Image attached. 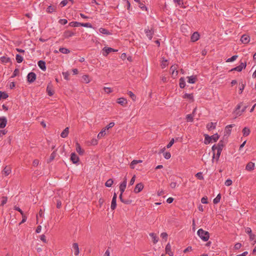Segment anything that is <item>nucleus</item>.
<instances>
[{
	"label": "nucleus",
	"instance_id": "obj_1",
	"mask_svg": "<svg viewBox=\"0 0 256 256\" xmlns=\"http://www.w3.org/2000/svg\"><path fill=\"white\" fill-rule=\"evenodd\" d=\"M126 182H122L120 186V200L124 204H130L132 202V200H124V199L122 198V193L124 192L126 188Z\"/></svg>",
	"mask_w": 256,
	"mask_h": 256
},
{
	"label": "nucleus",
	"instance_id": "obj_2",
	"mask_svg": "<svg viewBox=\"0 0 256 256\" xmlns=\"http://www.w3.org/2000/svg\"><path fill=\"white\" fill-rule=\"evenodd\" d=\"M204 136V144H208L213 140L214 142H216L219 138V136L218 134H215L212 136H209L207 134H205Z\"/></svg>",
	"mask_w": 256,
	"mask_h": 256
},
{
	"label": "nucleus",
	"instance_id": "obj_3",
	"mask_svg": "<svg viewBox=\"0 0 256 256\" xmlns=\"http://www.w3.org/2000/svg\"><path fill=\"white\" fill-rule=\"evenodd\" d=\"M198 235L200 238L204 242H206L210 238L209 232L207 231L203 230L202 228H200L198 231Z\"/></svg>",
	"mask_w": 256,
	"mask_h": 256
},
{
	"label": "nucleus",
	"instance_id": "obj_4",
	"mask_svg": "<svg viewBox=\"0 0 256 256\" xmlns=\"http://www.w3.org/2000/svg\"><path fill=\"white\" fill-rule=\"evenodd\" d=\"M246 66V62H240V64L231 70V71L236 70L238 72H241L242 69L245 68Z\"/></svg>",
	"mask_w": 256,
	"mask_h": 256
},
{
	"label": "nucleus",
	"instance_id": "obj_5",
	"mask_svg": "<svg viewBox=\"0 0 256 256\" xmlns=\"http://www.w3.org/2000/svg\"><path fill=\"white\" fill-rule=\"evenodd\" d=\"M36 79V74L34 72H30L27 76V80L29 83H32Z\"/></svg>",
	"mask_w": 256,
	"mask_h": 256
},
{
	"label": "nucleus",
	"instance_id": "obj_6",
	"mask_svg": "<svg viewBox=\"0 0 256 256\" xmlns=\"http://www.w3.org/2000/svg\"><path fill=\"white\" fill-rule=\"evenodd\" d=\"M102 50L104 51L103 55L104 56H106L108 54H110L111 52H117L118 51V50H114V49L112 48H106V47H104L102 49Z\"/></svg>",
	"mask_w": 256,
	"mask_h": 256
},
{
	"label": "nucleus",
	"instance_id": "obj_7",
	"mask_svg": "<svg viewBox=\"0 0 256 256\" xmlns=\"http://www.w3.org/2000/svg\"><path fill=\"white\" fill-rule=\"evenodd\" d=\"M46 92L49 96H52L54 94V90H53V86L52 84L50 82L46 88Z\"/></svg>",
	"mask_w": 256,
	"mask_h": 256
},
{
	"label": "nucleus",
	"instance_id": "obj_8",
	"mask_svg": "<svg viewBox=\"0 0 256 256\" xmlns=\"http://www.w3.org/2000/svg\"><path fill=\"white\" fill-rule=\"evenodd\" d=\"M144 184L142 182L138 184L134 188V192L136 194L140 192V191L142 190V189L144 188Z\"/></svg>",
	"mask_w": 256,
	"mask_h": 256
},
{
	"label": "nucleus",
	"instance_id": "obj_9",
	"mask_svg": "<svg viewBox=\"0 0 256 256\" xmlns=\"http://www.w3.org/2000/svg\"><path fill=\"white\" fill-rule=\"evenodd\" d=\"M250 38L249 36H248L246 34H243L240 38V41L244 44H248L250 42Z\"/></svg>",
	"mask_w": 256,
	"mask_h": 256
},
{
	"label": "nucleus",
	"instance_id": "obj_10",
	"mask_svg": "<svg viewBox=\"0 0 256 256\" xmlns=\"http://www.w3.org/2000/svg\"><path fill=\"white\" fill-rule=\"evenodd\" d=\"M7 124V119L4 116L0 118V128H3L6 127Z\"/></svg>",
	"mask_w": 256,
	"mask_h": 256
},
{
	"label": "nucleus",
	"instance_id": "obj_11",
	"mask_svg": "<svg viewBox=\"0 0 256 256\" xmlns=\"http://www.w3.org/2000/svg\"><path fill=\"white\" fill-rule=\"evenodd\" d=\"M116 198H117L116 194V193H114L113 198H112V201L111 206H110L111 209L112 210H114L116 206Z\"/></svg>",
	"mask_w": 256,
	"mask_h": 256
},
{
	"label": "nucleus",
	"instance_id": "obj_12",
	"mask_svg": "<svg viewBox=\"0 0 256 256\" xmlns=\"http://www.w3.org/2000/svg\"><path fill=\"white\" fill-rule=\"evenodd\" d=\"M70 160L74 164H76L79 161V158L74 152H73L71 154Z\"/></svg>",
	"mask_w": 256,
	"mask_h": 256
},
{
	"label": "nucleus",
	"instance_id": "obj_13",
	"mask_svg": "<svg viewBox=\"0 0 256 256\" xmlns=\"http://www.w3.org/2000/svg\"><path fill=\"white\" fill-rule=\"evenodd\" d=\"M200 38V34L198 32H194L191 36L190 40L192 42L197 41Z\"/></svg>",
	"mask_w": 256,
	"mask_h": 256
},
{
	"label": "nucleus",
	"instance_id": "obj_14",
	"mask_svg": "<svg viewBox=\"0 0 256 256\" xmlns=\"http://www.w3.org/2000/svg\"><path fill=\"white\" fill-rule=\"evenodd\" d=\"M255 164L252 162H249L246 166V170L248 171H252L254 170Z\"/></svg>",
	"mask_w": 256,
	"mask_h": 256
},
{
	"label": "nucleus",
	"instance_id": "obj_15",
	"mask_svg": "<svg viewBox=\"0 0 256 256\" xmlns=\"http://www.w3.org/2000/svg\"><path fill=\"white\" fill-rule=\"evenodd\" d=\"M165 250L166 253L168 254L170 256H173V252L171 250V246L169 243L166 244Z\"/></svg>",
	"mask_w": 256,
	"mask_h": 256
},
{
	"label": "nucleus",
	"instance_id": "obj_16",
	"mask_svg": "<svg viewBox=\"0 0 256 256\" xmlns=\"http://www.w3.org/2000/svg\"><path fill=\"white\" fill-rule=\"evenodd\" d=\"M145 32L149 40H152L154 34V31L151 30H145Z\"/></svg>",
	"mask_w": 256,
	"mask_h": 256
},
{
	"label": "nucleus",
	"instance_id": "obj_17",
	"mask_svg": "<svg viewBox=\"0 0 256 256\" xmlns=\"http://www.w3.org/2000/svg\"><path fill=\"white\" fill-rule=\"evenodd\" d=\"M38 66L40 67V68L42 70H46V62L42 60H39L38 62Z\"/></svg>",
	"mask_w": 256,
	"mask_h": 256
},
{
	"label": "nucleus",
	"instance_id": "obj_18",
	"mask_svg": "<svg viewBox=\"0 0 256 256\" xmlns=\"http://www.w3.org/2000/svg\"><path fill=\"white\" fill-rule=\"evenodd\" d=\"M117 102L120 105L124 106L127 104V100L126 98H120L117 100Z\"/></svg>",
	"mask_w": 256,
	"mask_h": 256
},
{
	"label": "nucleus",
	"instance_id": "obj_19",
	"mask_svg": "<svg viewBox=\"0 0 256 256\" xmlns=\"http://www.w3.org/2000/svg\"><path fill=\"white\" fill-rule=\"evenodd\" d=\"M76 150L80 155H82L84 154V150L78 142L76 143Z\"/></svg>",
	"mask_w": 256,
	"mask_h": 256
},
{
	"label": "nucleus",
	"instance_id": "obj_20",
	"mask_svg": "<svg viewBox=\"0 0 256 256\" xmlns=\"http://www.w3.org/2000/svg\"><path fill=\"white\" fill-rule=\"evenodd\" d=\"M188 82L190 84H194L197 80L196 76H188Z\"/></svg>",
	"mask_w": 256,
	"mask_h": 256
},
{
	"label": "nucleus",
	"instance_id": "obj_21",
	"mask_svg": "<svg viewBox=\"0 0 256 256\" xmlns=\"http://www.w3.org/2000/svg\"><path fill=\"white\" fill-rule=\"evenodd\" d=\"M72 248L74 250V254L77 256L79 254V248L77 243H74L72 244Z\"/></svg>",
	"mask_w": 256,
	"mask_h": 256
},
{
	"label": "nucleus",
	"instance_id": "obj_22",
	"mask_svg": "<svg viewBox=\"0 0 256 256\" xmlns=\"http://www.w3.org/2000/svg\"><path fill=\"white\" fill-rule=\"evenodd\" d=\"M150 236H151V238L152 239V242L154 244H156L158 242V238L156 236V234L154 233H150Z\"/></svg>",
	"mask_w": 256,
	"mask_h": 256
},
{
	"label": "nucleus",
	"instance_id": "obj_23",
	"mask_svg": "<svg viewBox=\"0 0 256 256\" xmlns=\"http://www.w3.org/2000/svg\"><path fill=\"white\" fill-rule=\"evenodd\" d=\"M69 132V128L68 127H66L64 128V130L60 134V136L63 138H65L68 136V135Z\"/></svg>",
	"mask_w": 256,
	"mask_h": 256
},
{
	"label": "nucleus",
	"instance_id": "obj_24",
	"mask_svg": "<svg viewBox=\"0 0 256 256\" xmlns=\"http://www.w3.org/2000/svg\"><path fill=\"white\" fill-rule=\"evenodd\" d=\"M216 122H215V123H214L212 122H210V123L207 124L206 128L209 130H214V129L216 128Z\"/></svg>",
	"mask_w": 256,
	"mask_h": 256
},
{
	"label": "nucleus",
	"instance_id": "obj_25",
	"mask_svg": "<svg viewBox=\"0 0 256 256\" xmlns=\"http://www.w3.org/2000/svg\"><path fill=\"white\" fill-rule=\"evenodd\" d=\"M141 162H142V160H133L130 164V167L131 168L134 169V165Z\"/></svg>",
	"mask_w": 256,
	"mask_h": 256
},
{
	"label": "nucleus",
	"instance_id": "obj_26",
	"mask_svg": "<svg viewBox=\"0 0 256 256\" xmlns=\"http://www.w3.org/2000/svg\"><path fill=\"white\" fill-rule=\"evenodd\" d=\"M3 172L6 176H8L11 172V169L10 167L6 166L3 170Z\"/></svg>",
	"mask_w": 256,
	"mask_h": 256
},
{
	"label": "nucleus",
	"instance_id": "obj_27",
	"mask_svg": "<svg viewBox=\"0 0 256 256\" xmlns=\"http://www.w3.org/2000/svg\"><path fill=\"white\" fill-rule=\"evenodd\" d=\"M74 35V32L68 30V31H66L64 32V38H68Z\"/></svg>",
	"mask_w": 256,
	"mask_h": 256
},
{
	"label": "nucleus",
	"instance_id": "obj_28",
	"mask_svg": "<svg viewBox=\"0 0 256 256\" xmlns=\"http://www.w3.org/2000/svg\"><path fill=\"white\" fill-rule=\"evenodd\" d=\"M183 98H188V99L191 100L192 102H193L194 100V96H193L192 94H185L183 96Z\"/></svg>",
	"mask_w": 256,
	"mask_h": 256
},
{
	"label": "nucleus",
	"instance_id": "obj_29",
	"mask_svg": "<svg viewBox=\"0 0 256 256\" xmlns=\"http://www.w3.org/2000/svg\"><path fill=\"white\" fill-rule=\"evenodd\" d=\"M99 31L100 33L106 34V35H110L111 34L110 32H109L108 30L106 29L101 28L99 29Z\"/></svg>",
	"mask_w": 256,
	"mask_h": 256
},
{
	"label": "nucleus",
	"instance_id": "obj_30",
	"mask_svg": "<svg viewBox=\"0 0 256 256\" xmlns=\"http://www.w3.org/2000/svg\"><path fill=\"white\" fill-rule=\"evenodd\" d=\"M56 8V6H50L47 8L46 11L48 13H52V12L55 11Z\"/></svg>",
	"mask_w": 256,
	"mask_h": 256
},
{
	"label": "nucleus",
	"instance_id": "obj_31",
	"mask_svg": "<svg viewBox=\"0 0 256 256\" xmlns=\"http://www.w3.org/2000/svg\"><path fill=\"white\" fill-rule=\"evenodd\" d=\"M180 87L182 88H183L185 87L186 83L184 78H181L180 79V83H179Z\"/></svg>",
	"mask_w": 256,
	"mask_h": 256
},
{
	"label": "nucleus",
	"instance_id": "obj_32",
	"mask_svg": "<svg viewBox=\"0 0 256 256\" xmlns=\"http://www.w3.org/2000/svg\"><path fill=\"white\" fill-rule=\"evenodd\" d=\"M217 150H222V148L224 146V141L221 140H220L218 144H217Z\"/></svg>",
	"mask_w": 256,
	"mask_h": 256
},
{
	"label": "nucleus",
	"instance_id": "obj_33",
	"mask_svg": "<svg viewBox=\"0 0 256 256\" xmlns=\"http://www.w3.org/2000/svg\"><path fill=\"white\" fill-rule=\"evenodd\" d=\"M242 133L244 136H248L250 133V130L248 128L245 127L242 130Z\"/></svg>",
	"mask_w": 256,
	"mask_h": 256
},
{
	"label": "nucleus",
	"instance_id": "obj_34",
	"mask_svg": "<svg viewBox=\"0 0 256 256\" xmlns=\"http://www.w3.org/2000/svg\"><path fill=\"white\" fill-rule=\"evenodd\" d=\"M69 25L72 27H78L81 26V23L77 22H72L69 24Z\"/></svg>",
	"mask_w": 256,
	"mask_h": 256
},
{
	"label": "nucleus",
	"instance_id": "obj_35",
	"mask_svg": "<svg viewBox=\"0 0 256 256\" xmlns=\"http://www.w3.org/2000/svg\"><path fill=\"white\" fill-rule=\"evenodd\" d=\"M8 95L6 92L0 91V100L2 98L6 99L8 98Z\"/></svg>",
	"mask_w": 256,
	"mask_h": 256
},
{
	"label": "nucleus",
	"instance_id": "obj_36",
	"mask_svg": "<svg viewBox=\"0 0 256 256\" xmlns=\"http://www.w3.org/2000/svg\"><path fill=\"white\" fill-rule=\"evenodd\" d=\"M56 156V152L55 151H54L51 154L50 158L48 160V161H47L48 163H50L54 159Z\"/></svg>",
	"mask_w": 256,
	"mask_h": 256
},
{
	"label": "nucleus",
	"instance_id": "obj_37",
	"mask_svg": "<svg viewBox=\"0 0 256 256\" xmlns=\"http://www.w3.org/2000/svg\"><path fill=\"white\" fill-rule=\"evenodd\" d=\"M106 128H102V130L100 132L98 135V138H100L106 135Z\"/></svg>",
	"mask_w": 256,
	"mask_h": 256
},
{
	"label": "nucleus",
	"instance_id": "obj_38",
	"mask_svg": "<svg viewBox=\"0 0 256 256\" xmlns=\"http://www.w3.org/2000/svg\"><path fill=\"white\" fill-rule=\"evenodd\" d=\"M114 183V182H113V180L112 179V178H110L108 179L106 182L105 183V186H106V187H111L112 184Z\"/></svg>",
	"mask_w": 256,
	"mask_h": 256
},
{
	"label": "nucleus",
	"instance_id": "obj_39",
	"mask_svg": "<svg viewBox=\"0 0 256 256\" xmlns=\"http://www.w3.org/2000/svg\"><path fill=\"white\" fill-rule=\"evenodd\" d=\"M220 198H221V195L220 194H219L217 195L216 197L214 199V200H213L214 204H218L220 202Z\"/></svg>",
	"mask_w": 256,
	"mask_h": 256
},
{
	"label": "nucleus",
	"instance_id": "obj_40",
	"mask_svg": "<svg viewBox=\"0 0 256 256\" xmlns=\"http://www.w3.org/2000/svg\"><path fill=\"white\" fill-rule=\"evenodd\" d=\"M0 60L2 62L7 63L10 62V58L6 56H2L0 58Z\"/></svg>",
	"mask_w": 256,
	"mask_h": 256
},
{
	"label": "nucleus",
	"instance_id": "obj_41",
	"mask_svg": "<svg viewBox=\"0 0 256 256\" xmlns=\"http://www.w3.org/2000/svg\"><path fill=\"white\" fill-rule=\"evenodd\" d=\"M194 116H193V114H189L186 115V119L187 122H193Z\"/></svg>",
	"mask_w": 256,
	"mask_h": 256
},
{
	"label": "nucleus",
	"instance_id": "obj_42",
	"mask_svg": "<svg viewBox=\"0 0 256 256\" xmlns=\"http://www.w3.org/2000/svg\"><path fill=\"white\" fill-rule=\"evenodd\" d=\"M16 60L18 63H20L23 60V58L19 54H16Z\"/></svg>",
	"mask_w": 256,
	"mask_h": 256
},
{
	"label": "nucleus",
	"instance_id": "obj_43",
	"mask_svg": "<svg viewBox=\"0 0 256 256\" xmlns=\"http://www.w3.org/2000/svg\"><path fill=\"white\" fill-rule=\"evenodd\" d=\"M59 50L60 52H61L62 54H68L70 53V51L68 48H60L59 49Z\"/></svg>",
	"mask_w": 256,
	"mask_h": 256
},
{
	"label": "nucleus",
	"instance_id": "obj_44",
	"mask_svg": "<svg viewBox=\"0 0 256 256\" xmlns=\"http://www.w3.org/2000/svg\"><path fill=\"white\" fill-rule=\"evenodd\" d=\"M168 65V60H164V58H163V60L162 61V63H161V64H160V66L162 67V68H165Z\"/></svg>",
	"mask_w": 256,
	"mask_h": 256
},
{
	"label": "nucleus",
	"instance_id": "obj_45",
	"mask_svg": "<svg viewBox=\"0 0 256 256\" xmlns=\"http://www.w3.org/2000/svg\"><path fill=\"white\" fill-rule=\"evenodd\" d=\"M123 1L125 7L126 8L127 10H130V2L128 0H124Z\"/></svg>",
	"mask_w": 256,
	"mask_h": 256
},
{
	"label": "nucleus",
	"instance_id": "obj_46",
	"mask_svg": "<svg viewBox=\"0 0 256 256\" xmlns=\"http://www.w3.org/2000/svg\"><path fill=\"white\" fill-rule=\"evenodd\" d=\"M83 82L86 84H88L90 82V80L89 79V76L88 75H84L82 77Z\"/></svg>",
	"mask_w": 256,
	"mask_h": 256
},
{
	"label": "nucleus",
	"instance_id": "obj_47",
	"mask_svg": "<svg viewBox=\"0 0 256 256\" xmlns=\"http://www.w3.org/2000/svg\"><path fill=\"white\" fill-rule=\"evenodd\" d=\"M7 200H8V198L6 196H2V200L0 206H4V204H5L6 203Z\"/></svg>",
	"mask_w": 256,
	"mask_h": 256
},
{
	"label": "nucleus",
	"instance_id": "obj_48",
	"mask_svg": "<svg viewBox=\"0 0 256 256\" xmlns=\"http://www.w3.org/2000/svg\"><path fill=\"white\" fill-rule=\"evenodd\" d=\"M128 94L129 95V96L132 98V99L133 100H136V95L132 92L131 91H129L128 92Z\"/></svg>",
	"mask_w": 256,
	"mask_h": 256
},
{
	"label": "nucleus",
	"instance_id": "obj_49",
	"mask_svg": "<svg viewBox=\"0 0 256 256\" xmlns=\"http://www.w3.org/2000/svg\"><path fill=\"white\" fill-rule=\"evenodd\" d=\"M238 56L237 55H234V56H232L230 58H228L227 60H226V62H233L234 60H235L236 58H238Z\"/></svg>",
	"mask_w": 256,
	"mask_h": 256
},
{
	"label": "nucleus",
	"instance_id": "obj_50",
	"mask_svg": "<svg viewBox=\"0 0 256 256\" xmlns=\"http://www.w3.org/2000/svg\"><path fill=\"white\" fill-rule=\"evenodd\" d=\"M62 75L64 78L65 80H69V76H70V74L68 72H62Z\"/></svg>",
	"mask_w": 256,
	"mask_h": 256
},
{
	"label": "nucleus",
	"instance_id": "obj_51",
	"mask_svg": "<svg viewBox=\"0 0 256 256\" xmlns=\"http://www.w3.org/2000/svg\"><path fill=\"white\" fill-rule=\"evenodd\" d=\"M196 176L198 179L202 180L204 179V176H202V173L200 172H198L196 174Z\"/></svg>",
	"mask_w": 256,
	"mask_h": 256
},
{
	"label": "nucleus",
	"instance_id": "obj_52",
	"mask_svg": "<svg viewBox=\"0 0 256 256\" xmlns=\"http://www.w3.org/2000/svg\"><path fill=\"white\" fill-rule=\"evenodd\" d=\"M212 151L213 152V156H212V160L215 158V150H217V146L214 144L212 146Z\"/></svg>",
	"mask_w": 256,
	"mask_h": 256
},
{
	"label": "nucleus",
	"instance_id": "obj_53",
	"mask_svg": "<svg viewBox=\"0 0 256 256\" xmlns=\"http://www.w3.org/2000/svg\"><path fill=\"white\" fill-rule=\"evenodd\" d=\"M19 72H20L19 69L16 68L14 72V73L12 76V78H14V77L17 76L19 74Z\"/></svg>",
	"mask_w": 256,
	"mask_h": 256
},
{
	"label": "nucleus",
	"instance_id": "obj_54",
	"mask_svg": "<svg viewBox=\"0 0 256 256\" xmlns=\"http://www.w3.org/2000/svg\"><path fill=\"white\" fill-rule=\"evenodd\" d=\"M114 126V122H111L104 128H106V130H108L109 128H112Z\"/></svg>",
	"mask_w": 256,
	"mask_h": 256
},
{
	"label": "nucleus",
	"instance_id": "obj_55",
	"mask_svg": "<svg viewBox=\"0 0 256 256\" xmlns=\"http://www.w3.org/2000/svg\"><path fill=\"white\" fill-rule=\"evenodd\" d=\"M174 138H172L170 140V141L169 142V143L167 144L166 148H170L172 146V144H174Z\"/></svg>",
	"mask_w": 256,
	"mask_h": 256
},
{
	"label": "nucleus",
	"instance_id": "obj_56",
	"mask_svg": "<svg viewBox=\"0 0 256 256\" xmlns=\"http://www.w3.org/2000/svg\"><path fill=\"white\" fill-rule=\"evenodd\" d=\"M138 4H139V7H140V8L142 10H147V8H146V6H145L144 4H143L141 3L140 2V3H138Z\"/></svg>",
	"mask_w": 256,
	"mask_h": 256
},
{
	"label": "nucleus",
	"instance_id": "obj_57",
	"mask_svg": "<svg viewBox=\"0 0 256 256\" xmlns=\"http://www.w3.org/2000/svg\"><path fill=\"white\" fill-rule=\"evenodd\" d=\"M232 182L231 180L228 179L225 182V185L226 186H230L232 184Z\"/></svg>",
	"mask_w": 256,
	"mask_h": 256
},
{
	"label": "nucleus",
	"instance_id": "obj_58",
	"mask_svg": "<svg viewBox=\"0 0 256 256\" xmlns=\"http://www.w3.org/2000/svg\"><path fill=\"white\" fill-rule=\"evenodd\" d=\"M164 158H165L166 159H167V160H168V159L170 158L171 157V154H170V152H165V153L164 154Z\"/></svg>",
	"mask_w": 256,
	"mask_h": 256
},
{
	"label": "nucleus",
	"instance_id": "obj_59",
	"mask_svg": "<svg viewBox=\"0 0 256 256\" xmlns=\"http://www.w3.org/2000/svg\"><path fill=\"white\" fill-rule=\"evenodd\" d=\"M104 91L107 94H110L112 92L111 88H110L104 87Z\"/></svg>",
	"mask_w": 256,
	"mask_h": 256
},
{
	"label": "nucleus",
	"instance_id": "obj_60",
	"mask_svg": "<svg viewBox=\"0 0 256 256\" xmlns=\"http://www.w3.org/2000/svg\"><path fill=\"white\" fill-rule=\"evenodd\" d=\"M81 26L88 28H92V25L90 23H81Z\"/></svg>",
	"mask_w": 256,
	"mask_h": 256
},
{
	"label": "nucleus",
	"instance_id": "obj_61",
	"mask_svg": "<svg viewBox=\"0 0 256 256\" xmlns=\"http://www.w3.org/2000/svg\"><path fill=\"white\" fill-rule=\"evenodd\" d=\"M201 202L202 203V204H206L208 203V198L206 196H204V197H203L202 199H201Z\"/></svg>",
	"mask_w": 256,
	"mask_h": 256
},
{
	"label": "nucleus",
	"instance_id": "obj_62",
	"mask_svg": "<svg viewBox=\"0 0 256 256\" xmlns=\"http://www.w3.org/2000/svg\"><path fill=\"white\" fill-rule=\"evenodd\" d=\"M14 210H17L18 212H19L20 214L23 216L24 214V212H22V210L18 206H15L14 207Z\"/></svg>",
	"mask_w": 256,
	"mask_h": 256
},
{
	"label": "nucleus",
	"instance_id": "obj_63",
	"mask_svg": "<svg viewBox=\"0 0 256 256\" xmlns=\"http://www.w3.org/2000/svg\"><path fill=\"white\" fill-rule=\"evenodd\" d=\"M245 232L248 234L249 235L250 234H251L252 233V230L250 228H248V227H247L245 228Z\"/></svg>",
	"mask_w": 256,
	"mask_h": 256
},
{
	"label": "nucleus",
	"instance_id": "obj_64",
	"mask_svg": "<svg viewBox=\"0 0 256 256\" xmlns=\"http://www.w3.org/2000/svg\"><path fill=\"white\" fill-rule=\"evenodd\" d=\"M242 246V244L240 243H236L234 246V248L235 250H239Z\"/></svg>",
	"mask_w": 256,
	"mask_h": 256
}]
</instances>
